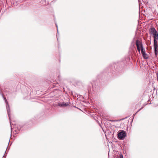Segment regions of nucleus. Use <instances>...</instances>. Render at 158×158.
Masks as SVG:
<instances>
[{
    "mask_svg": "<svg viewBox=\"0 0 158 158\" xmlns=\"http://www.w3.org/2000/svg\"><path fill=\"white\" fill-rule=\"evenodd\" d=\"M126 136V133L125 131H122L118 134V138L120 139H123Z\"/></svg>",
    "mask_w": 158,
    "mask_h": 158,
    "instance_id": "1",
    "label": "nucleus"
},
{
    "mask_svg": "<svg viewBox=\"0 0 158 158\" xmlns=\"http://www.w3.org/2000/svg\"><path fill=\"white\" fill-rule=\"evenodd\" d=\"M136 45L137 50L139 52H140V50L141 51L142 49H143V48L142 44L140 41L138 40H136Z\"/></svg>",
    "mask_w": 158,
    "mask_h": 158,
    "instance_id": "2",
    "label": "nucleus"
},
{
    "mask_svg": "<svg viewBox=\"0 0 158 158\" xmlns=\"http://www.w3.org/2000/svg\"><path fill=\"white\" fill-rule=\"evenodd\" d=\"M1 94L2 95V97H3V99H4V100H5V102H6V109H7V110L8 114V116L9 117V119H10V107H9V106L8 103L7 101V100H6V98H5L4 97L3 95L1 93Z\"/></svg>",
    "mask_w": 158,
    "mask_h": 158,
    "instance_id": "3",
    "label": "nucleus"
},
{
    "mask_svg": "<svg viewBox=\"0 0 158 158\" xmlns=\"http://www.w3.org/2000/svg\"><path fill=\"white\" fill-rule=\"evenodd\" d=\"M153 35L154 37V43H157V40L158 39V32L156 30H153Z\"/></svg>",
    "mask_w": 158,
    "mask_h": 158,
    "instance_id": "4",
    "label": "nucleus"
},
{
    "mask_svg": "<svg viewBox=\"0 0 158 158\" xmlns=\"http://www.w3.org/2000/svg\"><path fill=\"white\" fill-rule=\"evenodd\" d=\"M69 105L68 102H59L58 103L57 106L60 107H66Z\"/></svg>",
    "mask_w": 158,
    "mask_h": 158,
    "instance_id": "5",
    "label": "nucleus"
},
{
    "mask_svg": "<svg viewBox=\"0 0 158 158\" xmlns=\"http://www.w3.org/2000/svg\"><path fill=\"white\" fill-rule=\"evenodd\" d=\"M141 52L144 58L147 59L148 58V56L145 53V50L144 49H142Z\"/></svg>",
    "mask_w": 158,
    "mask_h": 158,
    "instance_id": "6",
    "label": "nucleus"
},
{
    "mask_svg": "<svg viewBox=\"0 0 158 158\" xmlns=\"http://www.w3.org/2000/svg\"><path fill=\"white\" fill-rule=\"evenodd\" d=\"M154 49L155 52H158V45L157 43H154Z\"/></svg>",
    "mask_w": 158,
    "mask_h": 158,
    "instance_id": "7",
    "label": "nucleus"
},
{
    "mask_svg": "<svg viewBox=\"0 0 158 158\" xmlns=\"http://www.w3.org/2000/svg\"><path fill=\"white\" fill-rule=\"evenodd\" d=\"M119 158H123V156L122 154H120L119 155Z\"/></svg>",
    "mask_w": 158,
    "mask_h": 158,
    "instance_id": "8",
    "label": "nucleus"
},
{
    "mask_svg": "<svg viewBox=\"0 0 158 158\" xmlns=\"http://www.w3.org/2000/svg\"><path fill=\"white\" fill-rule=\"evenodd\" d=\"M58 35H59L58 31V30H57V34H56V37H57V40H58Z\"/></svg>",
    "mask_w": 158,
    "mask_h": 158,
    "instance_id": "9",
    "label": "nucleus"
},
{
    "mask_svg": "<svg viewBox=\"0 0 158 158\" xmlns=\"http://www.w3.org/2000/svg\"><path fill=\"white\" fill-rule=\"evenodd\" d=\"M149 30H156L154 28V27H151L150 28H149Z\"/></svg>",
    "mask_w": 158,
    "mask_h": 158,
    "instance_id": "10",
    "label": "nucleus"
},
{
    "mask_svg": "<svg viewBox=\"0 0 158 158\" xmlns=\"http://www.w3.org/2000/svg\"><path fill=\"white\" fill-rule=\"evenodd\" d=\"M158 52H155V55L156 56H157V53H158Z\"/></svg>",
    "mask_w": 158,
    "mask_h": 158,
    "instance_id": "11",
    "label": "nucleus"
},
{
    "mask_svg": "<svg viewBox=\"0 0 158 158\" xmlns=\"http://www.w3.org/2000/svg\"><path fill=\"white\" fill-rule=\"evenodd\" d=\"M48 3H49L48 2V3L47 4H46L45 5H48Z\"/></svg>",
    "mask_w": 158,
    "mask_h": 158,
    "instance_id": "12",
    "label": "nucleus"
},
{
    "mask_svg": "<svg viewBox=\"0 0 158 158\" xmlns=\"http://www.w3.org/2000/svg\"><path fill=\"white\" fill-rule=\"evenodd\" d=\"M11 130H12V128L11 127Z\"/></svg>",
    "mask_w": 158,
    "mask_h": 158,
    "instance_id": "13",
    "label": "nucleus"
},
{
    "mask_svg": "<svg viewBox=\"0 0 158 158\" xmlns=\"http://www.w3.org/2000/svg\"><path fill=\"white\" fill-rule=\"evenodd\" d=\"M56 27H57V26H56ZM57 30H58V28L57 27Z\"/></svg>",
    "mask_w": 158,
    "mask_h": 158,
    "instance_id": "14",
    "label": "nucleus"
}]
</instances>
